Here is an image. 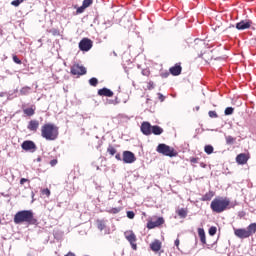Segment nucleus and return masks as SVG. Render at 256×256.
Wrapping results in <instances>:
<instances>
[{
    "mask_svg": "<svg viewBox=\"0 0 256 256\" xmlns=\"http://www.w3.org/2000/svg\"><path fill=\"white\" fill-rule=\"evenodd\" d=\"M41 137L46 141H55L59 137V127L51 123L44 124L41 127Z\"/></svg>",
    "mask_w": 256,
    "mask_h": 256,
    "instance_id": "1",
    "label": "nucleus"
},
{
    "mask_svg": "<svg viewBox=\"0 0 256 256\" xmlns=\"http://www.w3.org/2000/svg\"><path fill=\"white\" fill-rule=\"evenodd\" d=\"M14 223L16 225H21V223H29V225H35L37 219L33 216V211L31 210H22L15 214Z\"/></svg>",
    "mask_w": 256,
    "mask_h": 256,
    "instance_id": "2",
    "label": "nucleus"
},
{
    "mask_svg": "<svg viewBox=\"0 0 256 256\" xmlns=\"http://www.w3.org/2000/svg\"><path fill=\"white\" fill-rule=\"evenodd\" d=\"M230 204L231 202L229 201V199L219 197L215 198L211 202L210 209H212L214 213H223V211H226L227 207H229Z\"/></svg>",
    "mask_w": 256,
    "mask_h": 256,
    "instance_id": "3",
    "label": "nucleus"
},
{
    "mask_svg": "<svg viewBox=\"0 0 256 256\" xmlns=\"http://www.w3.org/2000/svg\"><path fill=\"white\" fill-rule=\"evenodd\" d=\"M156 151L157 153H161V155H165L166 157H177V152H175V149L171 148V146L167 144H159Z\"/></svg>",
    "mask_w": 256,
    "mask_h": 256,
    "instance_id": "4",
    "label": "nucleus"
},
{
    "mask_svg": "<svg viewBox=\"0 0 256 256\" xmlns=\"http://www.w3.org/2000/svg\"><path fill=\"white\" fill-rule=\"evenodd\" d=\"M124 237L130 243L132 249L137 251V236L132 230L124 232Z\"/></svg>",
    "mask_w": 256,
    "mask_h": 256,
    "instance_id": "5",
    "label": "nucleus"
},
{
    "mask_svg": "<svg viewBox=\"0 0 256 256\" xmlns=\"http://www.w3.org/2000/svg\"><path fill=\"white\" fill-rule=\"evenodd\" d=\"M93 47V41L88 38H84L79 42V49L80 51H91Z\"/></svg>",
    "mask_w": 256,
    "mask_h": 256,
    "instance_id": "6",
    "label": "nucleus"
},
{
    "mask_svg": "<svg viewBox=\"0 0 256 256\" xmlns=\"http://www.w3.org/2000/svg\"><path fill=\"white\" fill-rule=\"evenodd\" d=\"M71 73H72V75H86L87 68H85L83 65L74 64L71 67Z\"/></svg>",
    "mask_w": 256,
    "mask_h": 256,
    "instance_id": "7",
    "label": "nucleus"
},
{
    "mask_svg": "<svg viewBox=\"0 0 256 256\" xmlns=\"http://www.w3.org/2000/svg\"><path fill=\"white\" fill-rule=\"evenodd\" d=\"M21 147L24 151H30L31 153H35V151H37V145H35V142L31 140L24 141Z\"/></svg>",
    "mask_w": 256,
    "mask_h": 256,
    "instance_id": "8",
    "label": "nucleus"
},
{
    "mask_svg": "<svg viewBox=\"0 0 256 256\" xmlns=\"http://www.w3.org/2000/svg\"><path fill=\"white\" fill-rule=\"evenodd\" d=\"M122 161L128 164L135 163L136 161L135 154L131 151H124Z\"/></svg>",
    "mask_w": 256,
    "mask_h": 256,
    "instance_id": "9",
    "label": "nucleus"
},
{
    "mask_svg": "<svg viewBox=\"0 0 256 256\" xmlns=\"http://www.w3.org/2000/svg\"><path fill=\"white\" fill-rule=\"evenodd\" d=\"M234 235L238 237V239H249L250 237L245 228H234Z\"/></svg>",
    "mask_w": 256,
    "mask_h": 256,
    "instance_id": "10",
    "label": "nucleus"
},
{
    "mask_svg": "<svg viewBox=\"0 0 256 256\" xmlns=\"http://www.w3.org/2000/svg\"><path fill=\"white\" fill-rule=\"evenodd\" d=\"M252 24L253 22H251V20H242L236 23V29H238V31H245V29H249Z\"/></svg>",
    "mask_w": 256,
    "mask_h": 256,
    "instance_id": "11",
    "label": "nucleus"
},
{
    "mask_svg": "<svg viewBox=\"0 0 256 256\" xmlns=\"http://www.w3.org/2000/svg\"><path fill=\"white\" fill-rule=\"evenodd\" d=\"M152 127H153V126H151V123H149V122H143V123L141 124L140 129H141L143 135H151Z\"/></svg>",
    "mask_w": 256,
    "mask_h": 256,
    "instance_id": "12",
    "label": "nucleus"
},
{
    "mask_svg": "<svg viewBox=\"0 0 256 256\" xmlns=\"http://www.w3.org/2000/svg\"><path fill=\"white\" fill-rule=\"evenodd\" d=\"M98 95H100V97H113V91L108 88H102L98 90Z\"/></svg>",
    "mask_w": 256,
    "mask_h": 256,
    "instance_id": "13",
    "label": "nucleus"
},
{
    "mask_svg": "<svg viewBox=\"0 0 256 256\" xmlns=\"http://www.w3.org/2000/svg\"><path fill=\"white\" fill-rule=\"evenodd\" d=\"M150 249L157 253L158 251H161V241L155 240L150 244Z\"/></svg>",
    "mask_w": 256,
    "mask_h": 256,
    "instance_id": "14",
    "label": "nucleus"
},
{
    "mask_svg": "<svg viewBox=\"0 0 256 256\" xmlns=\"http://www.w3.org/2000/svg\"><path fill=\"white\" fill-rule=\"evenodd\" d=\"M182 68L180 65H175L170 68L171 75H174V77H177L178 75H181Z\"/></svg>",
    "mask_w": 256,
    "mask_h": 256,
    "instance_id": "15",
    "label": "nucleus"
},
{
    "mask_svg": "<svg viewBox=\"0 0 256 256\" xmlns=\"http://www.w3.org/2000/svg\"><path fill=\"white\" fill-rule=\"evenodd\" d=\"M27 129H29V131H37V129H39V121L31 120L28 124Z\"/></svg>",
    "mask_w": 256,
    "mask_h": 256,
    "instance_id": "16",
    "label": "nucleus"
},
{
    "mask_svg": "<svg viewBox=\"0 0 256 256\" xmlns=\"http://www.w3.org/2000/svg\"><path fill=\"white\" fill-rule=\"evenodd\" d=\"M236 163H238L239 165H245V163H247V155L239 154L236 157Z\"/></svg>",
    "mask_w": 256,
    "mask_h": 256,
    "instance_id": "17",
    "label": "nucleus"
},
{
    "mask_svg": "<svg viewBox=\"0 0 256 256\" xmlns=\"http://www.w3.org/2000/svg\"><path fill=\"white\" fill-rule=\"evenodd\" d=\"M246 231H247L249 237H251L252 235H255V232H256V223L250 224V225L246 228Z\"/></svg>",
    "mask_w": 256,
    "mask_h": 256,
    "instance_id": "18",
    "label": "nucleus"
},
{
    "mask_svg": "<svg viewBox=\"0 0 256 256\" xmlns=\"http://www.w3.org/2000/svg\"><path fill=\"white\" fill-rule=\"evenodd\" d=\"M198 235L200 237L201 243H203V245H205L207 243V239L205 237V230L203 228H199Z\"/></svg>",
    "mask_w": 256,
    "mask_h": 256,
    "instance_id": "19",
    "label": "nucleus"
},
{
    "mask_svg": "<svg viewBox=\"0 0 256 256\" xmlns=\"http://www.w3.org/2000/svg\"><path fill=\"white\" fill-rule=\"evenodd\" d=\"M151 133H153V135H161L163 133V128H161L160 126L154 125L152 126Z\"/></svg>",
    "mask_w": 256,
    "mask_h": 256,
    "instance_id": "20",
    "label": "nucleus"
},
{
    "mask_svg": "<svg viewBox=\"0 0 256 256\" xmlns=\"http://www.w3.org/2000/svg\"><path fill=\"white\" fill-rule=\"evenodd\" d=\"M215 194L212 191H209L208 193H206L202 198L201 201H211V199H213V196Z\"/></svg>",
    "mask_w": 256,
    "mask_h": 256,
    "instance_id": "21",
    "label": "nucleus"
},
{
    "mask_svg": "<svg viewBox=\"0 0 256 256\" xmlns=\"http://www.w3.org/2000/svg\"><path fill=\"white\" fill-rule=\"evenodd\" d=\"M23 113L27 115L28 117H33L35 115V109L33 108H26L23 110Z\"/></svg>",
    "mask_w": 256,
    "mask_h": 256,
    "instance_id": "22",
    "label": "nucleus"
},
{
    "mask_svg": "<svg viewBox=\"0 0 256 256\" xmlns=\"http://www.w3.org/2000/svg\"><path fill=\"white\" fill-rule=\"evenodd\" d=\"M177 214L181 219H185V217H187V209L181 208L177 211Z\"/></svg>",
    "mask_w": 256,
    "mask_h": 256,
    "instance_id": "23",
    "label": "nucleus"
},
{
    "mask_svg": "<svg viewBox=\"0 0 256 256\" xmlns=\"http://www.w3.org/2000/svg\"><path fill=\"white\" fill-rule=\"evenodd\" d=\"M97 227H98L99 231H103V229H105V227H106L105 221L97 220Z\"/></svg>",
    "mask_w": 256,
    "mask_h": 256,
    "instance_id": "24",
    "label": "nucleus"
},
{
    "mask_svg": "<svg viewBox=\"0 0 256 256\" xmlns=\"http://www.w3.org/2000/svg\"><path fill=\"white\" fill-rule=\"evenodd\" d=\"M204 151H205V153H206L207 155H211V154L213 153V151H214V148H213V146H211V145H206V146L204 147Z\"/></svg>",
    "mask_w": 256,
    "mask_h": 256,
    "instance_id": "25",
    "label": "nucleus"
},
{
    "mask_svg": "<svg viewBox=\"0 0 256 256\" xmlns=\"http://www.w3.org/2000/svg\"><path fill=\"white\" fill-rule=\"evenodd\" d=\"M155 227H159V225L157 224L156 220L155 221H149L147 223V228L148 229H155Z\"/></svg>",
    "mask_w": 256,
    "mask_h": 256,
    "instance_id": "26",
    "label": "nucleus"
},
{
    "mask_svg": "<svg viewBox=\"0 0 256 256\" xmlns=\"http://www.w3.org/2000/svg\"><path fill=\"white\" fill-rule=\"evenodd\" d=\"M98 83H99V80H98L97 78H95V77H93V78H91V79L89 80V84H90L92 87H97Z\"/></svg>",
    "mask_w": 256,
    "mask_h": 256,
    "instance_id": "27",
    "label": "nucleus"
},
{
    "mask_svg": "<svg viewBox=\"0 0 256 256\" xmlns=\"http://www.w3.org/2000/svg\"><path fill=\"white\" fill-rule=\"evenodd\" d=\"M225 139L227 145H233V143H235V138H233L232 136H225Z\"/></svg>",
    "mask_w": 256,
    "mask_h": 256,
    "instance_id": "28",
    "label": "nucleus"
},
{
    "mask_svg": "<svg viewBox=\"0 0 256 256\" xmlns=\"http://www.w3.org/2000/svg\"><path fill=\"white\" fill-rule=\"evenodd\" d=\"M29 91H31V88H29V87H23V88L20 90V95H29Z\"/></svg>",
    "mask_w": 256,
    "mask_h": 256,
    "instance_id": "29",
    "label": "nucleus"
},
{
    "mask_svg": "<svg viewBox=\"0 0 256 256\" xmlns=\"http://www.w3.org/2000/svg\"><path fill=\"white\" fill-rule=\"evenodd\" d=\"M208 233L211 237H213L217 233V227L215 226L210 227Z\"/></svg>",
    "mask_w": 256,
    "mask_h": 256,
    "instance_id": "30",
    "label": "nucleus"
},
{
    "mask_svg": "<svg viewBox=\"0 0 256 256\" xmlns=\"http://www.w3.org/2000/svg\"><path fill=\"white\" fill-rule=\"evenodd\" d=\"M93 4V0H84L83 1V8L87 9V7H90Z\"/></svg>",
    "mask_w": 256,
    "mask_h": 256,
    "instance_id": "31",
    "label": "nucleus"
},
{
    "mask_svg": "<svg viewBox=\"0 0 256 256\" xmlns=\"http://www.w3.org/2000/svg\"><path fill=\"white\" fill-rule=\"evenodd\" d=\"M21 3H23V0H13L11 5H13V7H19Z\"/></svg>",
    "mask_w": 256,
    "mask_h": 256,
    "instance_id": "32",
    "label": "nucleus"
},
{
    "mask_svg": "<svg viewBox=\"0 0 256 256\" xmlns=\"http://www.w3.org/2000/svg\"><path fill=\"white\" fill-rule=\"evenodd\" d=\"M233 111H234L233 107H227L224 111V114L225 115H233Z\"/></svg>",
    "mask_w": 256,
    "mask_h": 256,
    "instance_id": "33",
    "label": "nucleus"
},
{
    "mask_svg": "<svg viewBox=\"0 0 256 256\" xmlns=\"http://www.w3.org/2000/svg\"><path fill=\"white\" fill-rule=\"evenodd\" d=\"M121 211V208H112L108 210V213H112L113 215H117Z\"/></svg>",
    "mask_w": 256,
    "mask_h": 256,
    "instance_id": "34",
    "label": "nucleus"
},
{
    "mask_svg": "<svg viewBox=\"0 0 256 256\" xmlns=\"http://www.w3.org/2000/svg\"><path fill=\"white\" fill-rule=\"evenodd\" d=\"M107 151L110 155H115V153H117V150L113 146L108 147Z\"/></svg>",
    "mask_w": 256,
    "mask_h": 256,
    "instance_id": "35",
    "label": "nucleus"
},
{
    "mask_svg": "<svg viewBox=\"0 0 256 256\" xmlns=\"http://www.w3.org/2000/svg\"><path fill=\"white\" fill-rule=\"evenodd\" d=\"M208 115H209V117H211L212 119H217V117H219V116L217 115V112H215V111H209V112H208Z\"/></svg>",
    "mask_w": 256,
    "mask_h": 256,
    "instance_id": "36",
    "label": "nucleus"
},
{
    "mask_svg": "<svg viewBox=\"0 0 256 256\" xmlns=\"http://www.w3.org/2000/svg\"><path fill=\"white\" fill-rule=\"evenodd\" d=\"M163 223H165V220L163 219V217H159L156 219V224L159 226L163 225Z\"/></svg>",
    "mask_w": 256,
    "mask_h": 256,
    "instance_id": "37",
    "label": "nucleus"
},
{
    "mask_svg": "<svg viewBox=\"0 0 256 256\" xmlns=\"http://www.w3.org/2000/svg\"><path fill=\"white\" fill-rule=\"evenodd\" d=\"M147 89L151 91L152 89H155V83L153 81L148 82Z\"/></svg>",
    "mask_w": 256,
    "mask_h": 256,
    "instance_id": "38",
    "label": "nucleus"
},
{
    "mask_svg": "<svg viewBox=\"0 0 256 256\" xmlns=\"http://www.w3.org/2000/svg\"><path fill=\"white\" fill-rule=\"evenodd\" d=\"M127 217H128V219H135V212L128 211L127 212Z\"/></svg>",
    "mask_w": 256,
    "mask_h": 256,
    "instance_id": "39",
    "label": "nucleus"
},
{
    "mask_svg": "<svg viewBox=\"0 0 256 256\" xmlns=\"http://www.w3.org/2000/svg\"><path fill=\"white\" fill-rule=\"evenodd\" d=\"M13 61L14 63H17V65H21V59H19V57L13 56Z\"/></svg>",
    "mask_w": 256,
    "mask_h": 256,
    "instance_id": "40",
    "label": "nucleus"
},
{
    "mask_svg": "<svg viewBox=\"0 0 256 256\" xmlns=\"http://www.w3.org/2000/svg\"><path fill=\"white\" fill-rule=\"evenodd\" d=\"M179 243H180L179 238H177V239L175 240V242H174V245H175V247L178 249V251H180Z\"/></svg>",
    "mask_w": 256,
    "mask_h": 256,
    "instance_id": "41",
    "label": "nucleus"
},
{
    "mask_svg": "<svg viewBox=\"0 0 256 256\" xmlns=\"http://www.w3.org/2000/svg\"><path fill=\"white\" fill-rule=\"evenodd\" d=\"M27 181H29L27 178H21L20 185H25V183H27Z\"/></svg>",
    "mask_w": 256,
    "mask_h": 256,
    "instance_id": "42",
    "label": "nucleus"
},
{
    "mask_svg": "<svg viewBox=\"0 0 256 256\" xmlns=\"http://www.w3.org/2000/svg\"><path fill=\"white\" fill-rule=\"evenodd\" d=\"M44 195H47V197H49L51 195V191L49 189H45Z\"/></svg>",
    "mask_w": 256,
    "mask_h": 256,
    "instance_id": "43",
    "label": "nucleus"
},
{
    "mask_svg": "<svg viewBox=\"0 0 256 256\" xmlns=\"http://www.w3.org/2000/svg\"><path fill=\"white\" fill-rule=\"evenodd\" d=\"M158 96H159V99H160V101H165V96H163V94H161V93H158Z\"/></svg>",
    "mask_w": 256,
    "mask_h": 256,
    "instance_id": "44",
    "label": "nucleus"
},
{
    "mask_svg": "<svg viewBox=\"0 0 256 256\" xmlns=\"http://www.w3.org/2000/svg\"><path fill=\"white\" fill-rule=\"evenodd\" d=\"M85 8H83V5L77 9V13H83Z\"/></svg>",
    "mask_w": 256,
    "mask_h": 256,
    "instance_id": "45",
    "label": "nucleus"
},
{
    "mask_svg": "<svg viewBox=\"0 0 256 256\" xmlns=\"http://www.w3.org/2000/svg\"><path fill=\"white\" fill-rule=\"evenodd\" d=\"M115 159H117V161H123V159H121V154H116Z\"/></svg>",
    "mask_w": 256,
    "mask_h": 256,
    "instance_id": "46",
    "label": "nucleus"
},
{
    "mask_svg": "<svg viewBox=\"0 0 256 256\" xmlns=\"http://www.w3.org/2000/svg\"><path fill=\"white\" fill-rule=\"evenodd\" d=\"M50 165H51L52 167H55V165H57V160H51V161H50Z\"/></svg>",
    "mask_w": 256,
    "mask_h": 256,
    "instance_id": "47",
    "label": "nucleus"
},
{
    "mask_svg": "<svg viewBox=\"0 0 256 256\" xmlns=\"http://www.w3.org/2000/svg\"><path fill=\"white\" fill-rule=\"evenodd\" d=\"M228 29H235V26H234V25H230V26L228 27Z\"/></svg>",
    "mask_w": 256,
    "mask_h": 256,
    "instance_id": "48",
    "label": "nucleus"
},
{
    "mask_svg": "<svg viewBox=\"0 0 256 256\" xmlns=\"http://www.w3.org/2000/svg\"><path fill=\"white\" fill-rule=\"evenodd\" d=\"M0 97H5V92H1Z\"/></svg>",
    "mask_w": 256,
    "mask_h": 256,
    "instance_id": "49",
    "label": "nucleus"
},
{
    "mask_svg": "<svg viewBox=\"0 0 256 256\" xmlns=\"http://www.w3.org/2000/svg\"><path fill=\"white\" fill-rule=\"evenodd\" d=\"M114 57H117V52H113Z\"/></svg>",
    "mask_w": 256,
    "mask_h": 256,
    "instance_id": "50",
    "label": "nucleus"
},
{
    "mask_svg": "<svg viewBox=\"0 0 256 256\" xmlns=\"http://www.w3.org/2000/svg\"><path fill=\"white\" fill-rule=\"evenodd\" d=\"M195 162H196V160H195V159H193V160H192V163H195Z\"/></svg>",
    "mask_w": 256,
    "mask_h": 256,
    "instance_id": "51",
    "label": "nucleus"
},
{
    "mask_svg": "<svg viewBox=\"0 0 256 256\" xmlns=\"http://www.w3.org/2000/svg\"><path fill=\"white\" fill-rule=\"evenodd\" d=\"M142 73H143L144 75H146V72H145V71H143Z\"/></svg>",
    "mask_w": 256,
    "mask_h": 256,
    "instance_id": "52",
    "label": "nucleus"
},
{
    "mask_svg": "<svg viewBox=\"0 0 256 256\" xmlns=\"http://www.w3.org/2000/svg\"><path fill=\"white\" fill-rule=\"evenodd\" d=\"M196 109H197V111H199V107H197Z\"/></svg>",
    "mask_w": 256,
    "mask_h": 256,
    "instance_id": "53",
    "label": "nucleus"
}]
</instances>
